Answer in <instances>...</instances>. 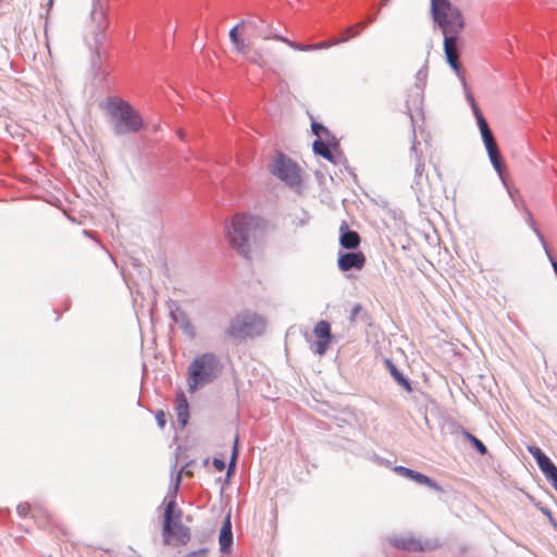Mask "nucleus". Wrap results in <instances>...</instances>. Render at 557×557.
I'll use <instances>...</instances> for the list:
<instances>
[{
    "label": "nucleus",
    "mask_w": 557,
    "mask_h": 557,
    "mask_svg": "<svg viewBox=\"0 0 557 557\" xmlns=\"http://www.w3.org/2000/svg\"><path fill=\"white\" fill-rule=\"evenodd\" d=\"M260 225V220L249 214H236L225 225V235L231 247L245 259L250 258V239Z\"/></svg>",
    "instance_id": "nucleus-1"
},
{
    "label": "nucleus",
    "mask_w": 557,
    "mask_h": 557,
    "mask_svg": "<svg viewBox=\"0 0 557 557\" xmlns=\"http://www.w3.org/2000/svg\"><path fill=\"white\" fill-rule=\"evenodd\" d=\"M106 111L116 136L136 133L143 127V117L126 100L110 98Z\"/></svg>",
    "instance_id": "nucleus-2"
},
{
    "label": "nucleus",
    "mask_w": 557,
    "mask_h": 557,
    "mask_svg": "<svg viewBox=\"0 0 557 557\" xmlns=\"http://www.w3.org/2000/svg\"><path fill=\"white\" fill-rule=\"evenodd\" d=\"M222 364L213 352H205L196 357L187 370V383L189 392L212 383L220 374Z\"/></svg>",
    "instance_id": "nucleus-3"
},
{
    "label": "nucleus",
    "mask_w": 557,
    "mask_h": 557,
    "mask_svg": "<svg viewBox=\"0 0 557 557\" xmlns=\"http://www.w3.org/2000/svg\"><path fill=\"white\" fill-rule=\"evenodd\" d=\"M265 326V320L262 317L256 313L244 312L232 319L228 327L225 330V335L235 339L260 336L264 333Z\"/></svg>",
    "instance_id": "nucleus-4"
},
{
    "label": "nucleus",
    "mask_w": 557,
    "mask_h": 557,
    "mask_svg": "<svg viewBox=\"0 0 557 557\" xmlns=\"http://www.w3.org/2000/svg\"><path fill=\"white\" fill-rule=\"evenodd\" d=\"M271 174L284 182L287 186L300 193L302 180L300 169L290 158L281 151H276L269 164Z\"/></svg>",
    "instance_id": "nucleus-5"
},
{
    "label": "nucleus",
    "mask_w": 557,
    "mask_h": 557,
    "mask_svg": "<svg viewBox=\"0 0 557 557\" xmlns=\"http://www.w3.org/2000/svg\"><path fill=\"white\" fill-rule=\"evenodd\" d=\"M162 541L164 545H186L190 541V529L182 523V516L173 515L166 525V517L162 521Z\"/></svg>",
    "instance_id": "nucleus-6"
},
{
    "label": "nucleus",
    "mask_w": 557,
    "mask_h": 557,
    "mask_svg": "<svg viewBox=\"0 0 557 557\" xmlns=\"http://www.w3.org/2000/svg\"><path fill=\"white\" fill-rule=\"evenodd\" d=\"M444 18L434 20L438 24L445 38L453 37L454 41H458V35L463 29L465 21L459 9L453 8L443 13Z\"/></svg>",
    "instance_id": "nucleus-7"
},
{
    "label": "nucleus",
    "mask_w": 557,
    "mask_h": 557,
    "mask_svg": "<svg viewBox=\"0 0 557 557\" xmlns=\"http://www.w3.org/2000/svg\"><path fill=\"white\" fill-rule=\"evenodd\" d=\"M166 308L171 320L180 325L182 332L189 339H194L197 336L196 327L191 323L186 311L181 308L180 304L174 299H169L166 301Z\"/></svg>",
    "instance_id": "nucleus-8"
},
{
    "label": "nucleus",
    "mask_w": 557,
    "mask_h": 557,
    "mask_svg": "<svg viewBox=\"0 0 557 557\" xmlns=\"http://www.w3.org/2000/svg\"><path fill=\"white\" fill-rule=\"evenodd\" d=\"M481 137L484 143L485 149L487 151L490 161L495 169V171L498 173L499 177L503 178V172L505 170V163L503 160V157L500 154L497 141L493 135L492 129L485 128L481 132Z\"/></svg>",
    "instance_id": "nucleus-9"
},
{
    "label": "nucleus",
    "mask_w": 557,
    "mask_h": 557,
    "mask_svg": "<svg viewBox=\"0 0 557 557\" xmlns=\"http://www.w3.org/2000/svg\"><path fill=\"white\" fill-rule=\"evenodd\" d=\"M240 25H245L251 32L253 37H260L264 40L274 39L277 34L272 33V26L259 16L240 21Z\"/></svg>",
    "instance_id": "nucleus-10"
},
{
    "label": "nucleus",
    "mask_w": 557,
    "mask_h": 557,
    "mask_svg": "<svg viewBox=\"0 0 557 557\" xmlns=\"http://www.w3.org/2000/svg\"><path fill=\"white\" fill-rule=\"evenodd\" d=\"M394 472L400 476L412 480L420 485H425L436 492H443L442 486L440 484H437V482H435L433 479L429 478L428 475H425L421 472L414 471V470L406 468L404 466H396L394 468Z\"/></svg>",
    "instance_id": "nucleus-11"
},
{
    "label": "nucleus",
    "mask_w": 557,
    "mask_h": 557,
    "mask_svg": "<svg viewBox=\"0 0 557 557\" xmlns=\"http://www.w3.org/2000/svg\"><path fill=\"white\" fill-rule=\"evenodd\" d=\"M337 263L342 271L360 270L366 263V256L361 251L341 253Z\"/></svg>",
    "instance_id": "nucleus-12"
},
{
    "label": "nucleus",
    "mask_w": 557,
    "mask_h": 557,
    "mask_svg": "<svg viewBox=\"0 0 557 557\" xmlns=\"http://www.w3.org/2000/svg\"><path fill=\"white\" fill-rule=\"evenodd\" d=\"M444 52L447 60V63L460 77V69L461 64L459 62V50H458V41H454L453 37L444 38Z\"/></svg>",
    "instance_id": "nucleus-13"
},
{
    "label": "nucleus",
    "mask_w": 557,
    "mask_h": 557,
    "mask_svg": "<svg viewBox=\"0 0 557 557\" xmlns=\"http://www.w3.org/2000/svg\"><path fill=\"white\" fill-rule=\"evenodd\" d=\"M360 235L348 227L344 221L339 227V244L343 248L348 250L357 249L360 245Z\"/></svg>",
    "instance_id": "nucleus-14"
},
{
    "label": "nucleus",
    "mask_w": 557,
    "mask_h": 557,
    "mask_svg": "<svg viewBox=\"0 0 557 557\" xmlns=\"http://www.w3.org/2000/svg\"><path fill=\"white\" fill-rule=\"evenodd\" d=\"M391 544L407 552H423L426 545L413 536H399L391 539Z\"/></svg>",
    "instance_id": "nucleus-15"
},
{
    "label": "nucleus",
    "mask_w": 557,
    "mask_h": 557,
    "mask_svg": "<svg viewBox=\"0 0 557 557\" xmlns=\"http://www.w3.org/2000/svg\"><path fill=\"white\" fill-rule=\"evenodd\" d=\"M312 148L315 154L323 157L325 160L330 162H337L336 157L333 153V150H336L338 147L333 146L332 139L317 138L312 144Z\"/></svg>",
    "instance_id": "nucleus-16"
},
{
    "label": "nucleus",
    "mask_w": 557,
    "mask_h": 557,
    "mask_svg": "<svg viewBox=\"0 0 557 557\" xmlns=\"http://www.w3.org/2000/svg\"><path fill=\"white\" fill-rule=\"evenodd\" d=\"M91 20L95 32L102 34L108 26L106 11L100 0H94Z\"/></svg>",
    "instance_id": "nucleus-17"
},
{
    "label": "nucleus",
    "mask_w": 557,
    "mask_h": 557,
    "mask_svg": "<svg viewBox=\"0 0 557 557\" xmlns=\"http://www.w3.org/2000/svg\"><path fill=\"white\" fill-rule=\"evenodd\" d=\"M220 549L222 553L231 550L233 544V532L230 517H226L219 535Z\"/></svg>",
    "instance_id": "nucleus-18"
},
{
    "label": "nucleus",
    "mask_w": 557,
    "mask_h": 557,
    "mask_svg": "<svg viewBox=\"0 0 557 557\" xmlns=\"http://www.w3.org/2000/svg\"><path fill=\"white\" fill-rule=\"evenodd\" d=\"M175 412L177 421L182 428H185L189 418L188 401L184 393H181L176 397Z\"/></svg>",
    "instance_id": "nucleus-19"
},
{
    "label": "nucleus",
    "mask_w": 557,
    "mask_h": 557,
    "mask_svg": "<svg viewBox=\"0 0 557 557\" xmlns=\"http://www.w3.org/2000/svg\"><path fill=\"white\" fill-rule=\"evenodd\" d=\"M386 367L391 373V375L393 376V379L400 385L403 386L407 392H411L412 391V387H411V383L410 381L403 374V372L400 370H398V368L391 361V360H386Z\"/></svg>",
    "instance_id": "nucleus-20"
},
{
    "label": "nucleus",
    "mask_w": 557,
    "mask_h": 557,
    "mask_svg": "<svg viewBox=\"0 0 557 557\" xmlns=\"http://www.w3.org/2000/svg\"><path fill=\"white\" fill-rule=\"evenodd\" d=\"M466 98H467L469 104L471 106V109H472L473 115L476 120V124H478L480 132L482 129L488 128L490 127L488 123L485 120L484 115L482 114L478 103L475 102V100L470 91L466 92Z\"/></svg>",
    "instance_id": "nucleus-21"
},
{
    "label": "nucleus",
    "mask_w": 557,
    "mask_h": 557,
    "mask_svg": "<svg viewBox=\"0 0 557 557\" xmlns=\"http://www.w3.org/2000/svg\"><path fill=\"white\" fill-rule=\"evenodd\" d=\"M454 7L448 0H431V11L433 20L444 18L443 13L453 9Z\"/></svg>",
    "instance_id": "nucleus-22"
},
{
    "label": "nucleus",
    "mask_w": 557,
    "mask_h": 557,
    "mask_svg": "<svg viewBox=\"0 0 557 557\" xmlns=\"http://www.w3.org/2000/svg\"><path fill=\"white\" fill-rule=\"evenodd\" d=\"M311 131L318 138H322V136H323V138L332 139L333 146L339 147V143L336 139V137L321 123L313 121L311 123Z\"/></svg>",
    "instance_id": "nucleus-23"
},
{
    "label": "nucleus",
    "mask_w": 557,
    "mask_h": 557,
    "mask_svg": "<svg viewBox=\"0 0 557 557\" xmlns=\"http://www.w3.org/2000/svg\"><path fill=\"white\" fill-rule=\"evenodd\" d=\"M426 78H428V67H426V65H424L416 74L414 86L418 90V92H417V101L418 102H421L422 92H423L425 84H426Z\"/></svg>",
    "instance_id": "nucleus-24"
},
{
    "label": "nucleus",
    "mask_w": 557,
    "mask_h": 557,
    "mask_svg": "<svg viewBox=\"0 0 557 557\" xmlns=\"http://www.w3.org/2000/svg\"><path fill=\"white\" fill-rule=\"evenodd\" d=\"M537 466L546 480L553 479L557 474V467L547 456L545 459L537 462Z\"/></svg>",
    "instance_id": "nucleus-25"
},
{
    "label": "nucleus",
    "mask_w": 557,
    "mask_h": 557,
    "mask_svg": "<svg viewBox=\"0 0 557 557\" xmlns=\"http://www.w3.org/2000/svg\"><path fill=\"white\" fill-rule=\"evenodd\" d=\"M313 333L318 338L330 342L332 336L330 323L324 320L319 321L313 329Z\"/></svg>",
    "instance_id": "nucleus-26"
},
{
    "label": "nucleus",
    "mask_w": 557,
    "mask_h": 557,
    "mask_svg": "<svg viewBox=\"0 0 557 557\" xmlns=\"http://www.w3.org/2000/svg\"><path fill=\"white\" fill-rule=\"evenodd\" d=\"M349 322L356 323L358 319L363 322H368L370 320V315L363 311V307L361 304H355L350 310Z\"/></svg>",
    "instance_id": "nucleus-27"
},
{
    "label": "nucleus",
    "mask_w": 557,
    "mask_h": 557,
    "mask_svg": "<svg viewBox=\"0 0 557 557\" xmlns=\"http://www.w3.org/2000/svg\"><path fill=\"white\" fill-rule=\"evenodd\" d=\"M522 206H524L522 203ZM523 212H524V219H525V222L528 223V225L533 230V232L535 233V235L537 236L539 240L541 242V244L543 245V248L546 249V242H545V238L543 236V234L541 233V231L539 230V227L536 226L533 218H532V214L531 212L529 211L528 208L523 207Z\"/></svg>",
    "instance_id": "nucleus-28"
},
{
    "label": "nucleus",
    "mask_w": 557,
    "mask_h": 557,
    "mask_svg": "<svg viewBox=\"0 0 557 557\" xmlns=\"http://www.w3.org/2000/svg\"><path fill=\"white\" fill-rule=\"evenodd\" d=\"M411 151L416 153L414 181L416 184H420L424 172V162L422 160L421 154H418L417 147L414 144L411 146Z\"/></svg>",
    "instance_id": "nucleus-29"
},
{
    "label": "nucleus",
    "mask_w": 557,
    "mask_h": 557,
    "mask_svg": "<svg viewBox=\"0 0 557 557\" xmlns=\"http://www.w3.org/2000/svg\"><path fill=\"white\" fill-rule=\"evenodd\" d=\"M173 515L183 516V510L177 506V503H176V499H174V496H172L165 503L163 517H166V522H168L170 517H172Z\"/></svg>",
    "instance_id": "nucleus-30"
},
{
    "label": "nucleus",
    "mask_w": 557,
    "mask_h": 557,
    "mask_svg": "<svg viewBox=\"0 0 557 557\" xmlns=\"http://www.w3.org/2000/svg\"><path fill=\"white\" fill-rule=\"evenodd\" d=\"M310 220H311L310 213L305 209H300L299 213L293 214L292 224L295 227H302V226H306L310 222Z\"/></svg>",
    "instance_id": "nucleus-31"
},
{
    "label": "nucleus",
    "mask_w": 557,
    "mask_h": 557,
    "mask_svg": "<svg viewBox=\"0 0 557 557\" xmlns=\"http://www.w3.org/2000/svg\"><path fill=\"white\" fill-rule=\"evenodd\" d=\"M274 40L282 41V42L286 44L287 46H289L290 48H293L295 50H298V51H311V50H313V46L312 45L298 44V42L292 41L288 38H286L284 36H281V35L280 36H274Z\"/></svg>",
    "instance_id": "nucleus-32"
},
{
    "label": "nucleus",
    "mask_w": 557,
    "mask_h": 557,
    "mask_svg": "<svg viewBox=\"0 0 557 557\" xmlns=\"http://www.w3.org/2000/svg\"><path fill=\"white\" fill-rule=\"evenodd\" d=\"M463 435L481 455H486L488 453L484 443L473 434L468 431H463Z\"/></svg>",
    "instance_id": "nucleus-33"
},
{
    "label": "nucleus",
    "mask_w": 557,
    "mask_h": 557,
    "mask_svg": "<svg viewBox=\"0 0 557 557\" xmlns=\"http://www.w3.org/2000/svg\"><path fill=\"white\" fill-rule=\"evenodd\" d=\"M347 40H348V37H342V38H335V39H332V40L320 41V42H317V44H314L312 46H313V50L327 49V48H330L332 46L345 42Z\"/></svg>",
    "instance_id": "nucleus-34"
},
{
    "label": "nucleus",
    "mask_w": 557,
    "mask_h": 557,
    "mask_svg": "<svg viewBox=\"0 0 557 557\" xmlns=\"http://www.w3.org/2000/svg\"><path fill=\"white\" fill-rule=\"evenodd\" d=\"M237 457H238V437L235 438V442H234V445H233L232 457H231V460H230V463H228V468H227V474L228 475L231 473H233L234 470H235Z\"/></svg>",
    "instance_id": "nucleus-35"
},
{
    "label": "nucleus",
    "mask_w": 557,
    "mask_h": 557,
    "mask_svg": "<svg viewBox=\"0 0 557 557\" xmlns=\"http://www.w3.org/2000/svg\"><path fill=\"white\" fill-rule=\"evenodd\" d=\"M233 46H234V50L237 52V53H240L243 55H247L248 53V49H249V45L245 42V40L243 38H239L237 39L236 41L232 42Z\"/></svg>",
    "instance_id": "nucleus-36"
},
{
    "label": "nucleus",
    "mask_w": 557,
    "mask_h": 557,
    "mask_svg": "<svg viewBox=\"0 0 557 557\" xmlns=\"http://www.w3.org/2000/svg\"><path fill=\"white\" fill-rule=\"evenodd\" d=\"M249 62L260 66L264 67L267 66V61L263 58L262 53L259 51H255L251 55L248 57Z\"/></svg>",
    "instance_id": "nucleus-37"
},
{
    "label": "nucleus",
    "mask_w": 557,
    "mask_h": 557,
    "mask_svg": "<svg viewBox=\"0 0 557 557\" xmlns=\"http://www.w3.org/2000/svg\"><path fill=\"white\" fill-rule=\"evenodd\" d=\"M528 451L533 456L536 463L547 457V455L537 446H529Z\"/></svg>",
    "instance_id": "nucleus-38"
},
{
    "label": "nucleus",
    "mask_w": 557,
    "mask_h": 557,
    "mask_svg": "<svg viewBox=\"0 0 557 557\" xmlns=\"http://www.w3.org/2000/svg\"><path fill=\"white\" fill-rule=\"evenodd\" d=\"M182 480V470L177 473L175 482L170 486L169 495L168 497L174 496V499H176V495L181 485Z\"/></svg>",
    "instance_id": "nucleus-39"
},
{
    "label": "nucleus",
    "mask_w": 557,
    "mask_h": 557,
    "mask_svg": "<svg viewBox=\"0 0 557 557\" xmlns=\"http://www.w3.org/2000/svg\"><path fill=\"white\" fill-rule=\"evenodd\" d=\"M243 27H245V25H240V22H239L237 25H235L233 28H231V30L228 33L231 42H234L237 39L242 38L239 35V29Z\"/></svg>",
    "instance_id": "nucleus-40"
},
{
    "label": "nucleus",
    "mask_w": 557,
    "mask_h": 557,
    "mask_svg": "<svg viewBox=\"0 0 557 557\" xmlns=\"http://www.w3.org/2000/svg\"><path fill=\"white\" fill-rule=\"evenodd\" d=\"M381 10V8L379 7L377 11L374 13V14H370L368 15L367 20L363 21V22H360L356 25V27L360 28V29H363L366 28L369 24L373 23L376 17H377V13L379 11Z\"/></svg>",
    "instance_id": "nucleus-41"
},
{
    "label": "nucleus",
    "mask_w": 557,
    "mask_h": 557,
    "mask_svg": "<svg viewBox=\"0 0 557 557\" xmlns=\"http://www.w3.org/2000/svg\"><path fill=\"white\" fill-rule=\"evenodd\" d=\"M29 510H30V506L28 503L18 504L16 507V511H17L18 516L22 518L26 517L28 515Z\"/></svg>",
    "instance_id": "nucleus-42"
},
{
    "label": "nucleus",
    "mask_w": 557,
    "mask_h": 557,
    "mask_svg": "<svg viewBox=\"0 0 557 557\" xmlns=\"http://www.w3.org/2000/svg\"><path fill=\"white\" fill-rule=\"evenodd\" d=\"M208 552V548H199L197 550L189 552L184 557H207Z\"/></svg>",
    "instance_id": "nucleus-43"
},
{
    "label": "nucleus",
    "mask_w": 557,
    "mask_h": 557,
    "mask_svg": "<svg viewBox=\"0 0 557 557\" xmlns=\"http://www.w3.org/2000/svg\"><path fill=\"white\" fill-rule=\"evenodd\" d=\"M156 420L158 422V425L163 429L165 423H166V419H165V413L162 411V410H159L157 411L156 413Z\"/></svg>",
    "instance_id": "nucleus-44"
},
{
    "label": "nucleus",
    "mask_w": 557,
    "mask_h": 557,
    "mask_svg": "<svg viewBox=\"0 0 557 557\" xmlns=\"http://www.w3.org/2000/svg\"><path fill=\"white\" fill-rule=\"evenodd\" d=\"M541 511L547 516V519H549V522L552 523V525L557 530V521L555 520V518L553 517L550 510L546 507H541Z\"/></svg>",
    "instance_id": "nucleus-45"
},
{
    "label": "nucleus",
    "mask_w": 557,
    "mask_h": 557,
    "mask_svg": "<svg viewBox=\"0 0 557 557\" xmlns=\"http://www.w3.org/2000/svg\"><path fill=\"white\" fill-rule=\"evenodd\" d=\"M359 33H360V28L358 30H355L354 26H349V27L344 29V36L343 37H348V39H349L351 37L358 36Z\"/></svg>",
    "instance_id": "nucleus-46"
},
{
    "label": "nucleus",
    "mask_w": 557,
    "mask_h": 557,
    "mask_svg": "<svg viewBox=\"0 0 557 557\" xmlns=\"http://www.w3.org/2000/svg\"><path fill=\"white\" fill-rule=\"evenodd\" d=\"M327 344H329V342H326L324 339H320L317 343V352L320 354V355L324 354L326 348H327Z\"/></svg>",
    "instance_id": "nucleus-47"
},
{
    "label": "nucleus",
    "mask_w": 557,
    "mask_h": 557,
    "mask_svg": "<svg viewBox=\"0 0 557 557\" xmlns=\"http://www.w3.org/2000/svg\"><path fill=\"white\" fill-rule=\"evenodd\" d=\"M544 250H545V252H546V255H547V257H548V259H549V261H550V263H552V267H553V269H554V272H555V274H556V276H557V260L552 256V253H550V251L548 250V248H547V247H546V249H544Z\"/></svg>",
    "instance_id": "nucleus-48"
},
{
    "label": "nucleus",
    "mask_w": 557,
    "mask_h": 557,
    "mask_svg": "<svg viewBox=\"0 0 557 557\" xmlns=\"http://www.w3.org/2000/svg\"><path fill=\"white\" fill-rule=\"evenodd\" d=\"M213 466L218 471H223L225 469V462L220 458L213 459Z\"/></svg>",
    "instance_id": "nucleus-49"
},
{
    "label": "nucleus",
    "mask_w": 557,
    "mask_h": 557,
    "mask_svg": "<svg viewBox=\"0 0 557 557\" xmlns=\"http://www.w3.org/2000/svg\"><path fill=\"white\" fill-rule=\"evenodd\" d=\"M389 0H382L381 3H380V8L386 5L388 3Z\"/></svg>",
    "instance_id": "nucleus-50"
},
{
    "label": "nucleus",
    "mask_w": 557,
    "mask_h": 557,
    "mask_svg": "<svg viewBox=\"0 0 557 557\" xmlns=\"http://www.w3.org/2000/svg\"><path fill=\"white\" fill-rule=\"evenodd\" d=\"M407 110L409 111V115H410V117L412 119V115H411V113H410L409 100H407Z\"/></svg>",
    "instance_id": "nucleus-51"
},
{
    "label": "nucleus",
    "mask_w": 557,
    "mask_h": 557,
    "mask_svg": "<svg viewBox=\"0 0 557 557\" xmlns=\"http://www.w3.org/2000/svg\"><path fill=\"white\" fill-rule=\"evenodd\" d=\"M84 234L90 236V233L88 231H84Z\"/></svg>",
    "instance_id": "nucleus-52"
},
{
    "label": "nucleus",
    "mask_w": 557,
    "mask_h": 557,
    "mask_svg": "<svg viewBox=\"0 0 557 557\" xmlns=\"http://www.w3.org/2000/svg\"><path fill=\"white\" fill-rule=\"evenodd\" d=\"M52 2H53V0H49V3H48V4L51 7V5H52Z\"/></svg>",
    "instance_id": "nucleus-53"
}]
</instances>
